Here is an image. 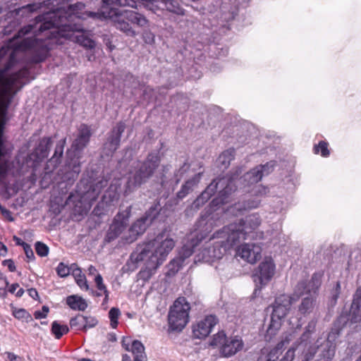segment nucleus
<instances>
[{
    "instance_id": "f257e3e1",
    "label": "nucleus",
    "mask_w": 361,
    "mask_h": 361,
    "mask_svg": "<svg viewBox=\"0 0 361 361\" xmlns=\"http://www.w3.org/2000/svg\"><path fill=\"white\" fill-rule=\"evenodd\" d=\"M261 224V219L258 214H252L240 219L238 223H233L222 229L215 232L210 239H220L211 247L202 251V259L209 261L213 259H221L224 255L221 251L226 252L232 246L240 243L243 240L254 239L257 236L255 231Z\"/></svg>"
},
{
    "instance_id": "f03ea898",
    "label": "nucleus",
    "mask_w": 361,
    "mask_h": 361,
    "mask_svg": "<svg viewBox=\"0 0 361 361\" xmlns=\"http://www.w3.org/2000/svg\"><path fill=\"white\" fill-rule=\"evenodd\" d=\"M174 246L175 241L173 238L166 236L164 233H159L153 240L137 245L131 253L128 264H136L147 260L146 267L138 273L139 279L147 281L166 259Z\"/></svg>"
},
{
    "instance_id": "7ed1b4c3",
    "label": "nucleus",
    "mask_w": 361,
    "mask_h": 361,
    "mask_svg": "<svg viewBox=\"0 0 361 361\" xmlns=\"http://www.w3.org/2000/svg\"><path fill=\"white\" fill-rule=\"evenodd\" d=\"M25 69L20 70L9 75L0 73V158L4 153V131L8 118V108L14 94L23 86V80L27 76ZM8 166L6 163L0 164V183L6 178Z\"/></svg>"
},
{
    "instance_id": "20e7f679",
    "label": "nucleus",
    "mask_w": 361,
    "mask_h": 361,
    "mask_svg": "<svg viewBox=\"0 0 361 361\" xmlns=\"http://www.w3.org/2000/svg\"><path fill=\"white\" fill-rule=\"evenodd\" d=\"M103 5L102 10L97 12H89L87 16L93 19H110L114 22L115 27L128 36H135L136 32L133 29L130 21L127 20L126 12L119 11L116 6H129L137 8L144 4L143 0H102Z\"/></svg>"
},
{
    "instance_id": "39448f33",
    "label": "nucleus",
    "mask_w": 361,
    "mask_h": 361,
    "mask_svg": "<svg viewBox=\"0 0 361 361\" xmlns=\"http://www.w3.org/2000/svg\"><path fill=\"white\" fill-rule=\"evenodd\" d=\"M215 215L213 214L209 219L208 216L204 215L201 216L196 223L197 228L187 237L188 242L182 248L180 257L171 260L169 264V271L173 274L178 271L184 259L192 255L194 252V248L207 237V234L211 232L212 227L217 226V224L214 221L215 220L219 221V219H216Z\"/></svg>"
},
{
    "instance_id": "423d86ee",
    "label": "nucleus",
    "mask_w": 361,
    "mask_h": 361,
    "mask_svg": "<svg viewBox=\"0 0 361 361\" xmlns=\"http://www.w3.org/2000/svg\"><path fill=\"white\" fill-rule=\"evenodd\" d=\"M161 161L159 152L149 153L143 161H137L129 172L125 195H128L145 183L154 174Z\"/></svg>"
},
{
    "instance_id": "0eeeda50",
    "label": "nucleus",
    "mask_w": 361,
    "mask_h": 361,
    "mask_svg": "<svg viewBox=\"0 0 361 361\" xmlns=\"http://www.w3.org/2000/svg\"><path fill=\"white\" fill-rule=\"evenodd\" d=\"M235 178L233 176L226 175L214 180L193 202L192 207L198 209L210 199L218 189H219L218 196L212 200V204L218 206L227 203L228 196L236 190Z\"/></svg>"
},
{
    "instance_id": "6e6552de",
    "label": "nucleus",
    "mask_w": 361,
    "mask_h": 361,
    "mask_svg": "<svg viewBox=\"0 0 361 361\" xmlns=\"http://www.w3.org/2000/svg\"><path fill=\"white\" fill-rule=\"evenodd\" d=\"M322 274L314 273L310 281H301L298 283L292 295L293 303L303 297L298 311L302 314L311 313L316 305L319 288L322 284Z\"/></svg>"
},
{
    "instance_id": "1a4fd4ad",
    "label": "nucleus",
    "mask_w": 361,
    "mask_h": 361,
    "mask_svg": "<svg viewBox=\"0 0 361 361\" xmlns=\"http://www.w3.org/2000/svg\"><path fill=\"white\" fill-rule=\"evenodd\" d=\"M190 305L183 297L177 298L168 314L169 328L172 331H181L189 322Z\"/></svg>"
},
{
    "instance_id": "9d476101",
    "label": "nucleus",
    "mask_w": 361,
    "mask_h": 361,
    "mask_svg": "<svg viewBox=\"0 0 361 361\" xmlns=\"http://www.w3.org/2000/svg\"><path fill=\"white\" fill-rule=\"evenodd\" d=\"M293 303L292 295L283 294L275 299L272 305L271 322L267 331V334L270 338L274 336L280 329L281 321L286 316Z\"/></svg>"
},
{
    "instance_id": "9b49d317",
    "label": "nucleus",
    "mask_w": 361,
    "mask_h": 361,
    "mask_svg": "<svg viewBox=\"0 0 361 361\" xmlns=\"http://www.w3.org/2000/svg\"><path fill=\"white\" fill-rule=\"evenodd\" d=\"M107 185L108 180L104 178L94 181L90 178H82L78 185V191L85 202L92 204L97 200L102 190Z\"/></svg>"
},
{
    "instance_id": "f8f14e48",
    "label": "nucleus",
    "mask_w": 361,
    "mask_h": 361,
    "mask_svg": "<svg viewBox=\"0 0 361 361\" xmlns=\"http://www.w3.org/2000/svg\"><path fill=\"white\" fill-rule=\"evenodd\" d=\"M130 207L119 212L113 219L104 238V242L109 243L116 240L126 228L130 217Z\"/></svg>"
},
{
    "instance_id": "ddd939ff",
    "label": "nucleus",
    "mask_w": 361,
    "mask_h": 361,
    "mask_svg": "<svg viewBox=\"0 0 361 361\" xmlns=\"http://www.w3.org/2000/svg\"><path fill=\"white\" fill-rule=\"evenodd\" d=\"M275 273V264L271 259H265L262 262L256 274L253 276L254 281L257 283L255 291L260 289L266 285L273 277Z\"/></svg>"
},
{
    "instance_id": "4468645a",
    "label": "nucleus",
    "mask_w": 361,
    "mask_h": 361,
    "mask_svg": "<svg viewBox=\"0 0 361 361\" xmlns=\"http://www.w3.org/2000/svg\"><path fill=\"white\" fill-rule=\"evenodd\" d=\"M268 192V188L262 185L255 186L252 192L256 197L235 204L232 207V212L236 211L240 214L244 211L258 207L260 204V200L258 197L265 195Z\"/></svg>"
},
{
    "instance_id": "2eb2a0df",
    "label": "nucleus",
    "mask_w": 361,
    "mask_h": 361,
    "mask_svg": "<svg viewBox=\"0 0 361 361\" xmlns=\"http://www.w3.org/2000/svg\"><path fill=\"white\" fill-rule=\"evenodd\" d=\"M80 161L78 158L72 159L59 171V175L66 186L72 185L80 172Z\"/></svg>"
},
{
    "instance_id": "dca6fc26",
    "label": "nucleus",
    "mask_w": 361,
    "mask_h": 361,
    "mask_svg": "<svg viewBox=\"0 0 361 361\" xmlns=\"http://www.w3.org/2000/svg\"><path fill=\"white\" fill-rule=\"evenodd\" d=\"M126 129V124L120 121L111 129L109 133L106 142L104 144V149L107 150V155H112L119 147L121 137Z\"/></svg>"
},
{
    "instance_id": "f3484780",
    "label": "nucleus",
    "mask_w": 361,
    "mask_h": 361,
    "mask_svg": "<svg viewBox=\"0 0 361 361\" xmlns=\"http://www.w3.org/2000/svg\"><path fill=\"white\" fill-rule=\"evenodd\" d=\"M274 166L275 162L273 161L267 162L264 165H259L244 175V180L247 182L248 185L257 183L260 181L264 176L271 173L274 170Z\"/></svg>"
},
{
    "instance_id": "a211bd4d",
    "label": "nucleus",
    "mask_w": 361,
    "mask_h": 361,
    "mask_svg": "<svg viewBox=\"0 0 361 361\" xmlns=\"http://www.w3.org/2000/svg\"><path fill=\"white\" fill-rule=\"evenodd\" d=\"M262 247L256 243H245L237 250L236 254L250 264H255L261 257Z\"/></svg>"
},
{
    "instance_id": "6ab92c4d",
    "label": "nucleus",
    "mask_w": 361,
    "mask_h": 361,
    "mask_svg": "<svg viewBox=\"0 0 361 361\" xmlns=\"http://www.w3.org/2000/svg\"><path fill=\"white\" fill-rule=\"evenodd\" d=\"M218 319L214 315L205 317L192 326V334L195 338L202 339L206 338L217 324Z\"/></svg>"
},
{
    "instance_id": "aec40b11",
    "label": "nucleus",
    "mask_w": 361,
    "mask_h": 361,
    "mask_svg": "<svg viewBox=\"0 0 361 361\" xmlns=\"http://www.w3.org/2000/svg\"><path fill=\"white\" fill-rule=\"evenodd\" d=\"M92 134L90 127L87 124L82 123L78 127L76 137L71 145L75 152H82L89 144Z\"/></svg>"
},
{
    "instance_id": "412c9836",
    "label": "nucleus",
    "mask_w": 361,
    "mask_h": 361,
    "mask_svg": "<svg viewBox=\"0 0 361 361\" xmlns=\"http://www.w3.org/2000/svg\"><path fill=\"white\" fill-rule=\"evenodd\" d=\"M151 224L144 217L137 219L130 227L128 234L123 237L126 243H132L135 241L137 237L142 235Z\"/></svg>"
},
{
    "instance_id": "4be33fe9",
    "label": "nucleus",
    "mask_w": 361,
    "mask_h": 361,
    "mask_svg": "<svg viewBox=\"0 0 361 361\" xmlns=\"http://www.w3.org/2000/svg\"><path fill=\"white\" fill-rule=\"evenodd\" d=\"M148 5L151 10H167L178 15H184L183 9L176 0H151Z\"/></svg>"
},
{
    "instance_id": "5701e85b",
    "label": "nucleus",
    "mask_w": 361,
    "mask_h": 361,
    "mask_svg": "<svg viewBox=\"0 0 361 361\" xmlns=\"http://www.w3.org/2000/svg\"><path fill=\"white\" fill-rule=\"evenodd\" d=\"M244 346L243 340L237 336L230 337L220 349L221 354L226 357H229L238 351L241 350Z\"/></svg>"
},
{
    "instance_id": "b1692460",
    "label": "nucleus",
    "mask_w": 361,
    "mask_h": 361,
    "mask_svg": "<svg viewBox=\"0 0 361 361\" xmlns=\"http://www.w3.org/2000/svg\"><path fill=\"white\" fill-rule=\"evenodd\" d=\"M51 144V137H43L35 147L34 152L30 154V159H33L35 161H40L47 158Z\"/></svg>"
},
{
    "instance_id": "393cba45",
    "label": "nucleus",
    "mask_w": 361,
    "mask_h": 361,
    "mask_svg": "<svg viewBox=\"0 0 361 361\" xmlns=\"http://www.w3.org/2000/svg\"><path fill=\"white\" fill-rule=\"evenodd\" d=\"M293 338V333L285 334L277 345L265 357V360L264 361H275V360H278L279 355L281 353V349L286 345L289 344Z\"/></svg>"
},
{
    "instance_id": "a878e982",
    "label": "nucleus",
    "mask_w": 361,
    "mask_h": 361,
    "mask_svg": "<svg viewBox=\"0 0 361 361\" xmlns=\"http://www.w3.org/2000/svg\"><path fill=\"white\" fill-rule=\"evenodd\" d=\"M94 282L97 288V291H94L92 289H90L89 290L90 291L91 294L95 297H100L104 295L103 305L107 303L109 301V292L103 282V278L101 274H97L96 275L94 278Z\"/></svg>"
},
{
    "instance_id": "bb28decb",
    "label": "nucleus",
    "mask_w": 361,
    "mask_h": 361,
    "mask_svg": "<svg viewBox=\"0 0 361 361\" xmlns=\"http://www.w3.org/2000/svg\"><path fill=\"white\" fill-rule=\"evenodd\" d=\"M131 353L133 355V361H147V357L145 352L144 345L137 340L132 342Z\"/></svg>"
},
{
    "instance_id": "cd10ccee",
    "label": "nucleus",
    "mask_w": 361,
    "mask_h": 361,
    "mask_svg": "<svg viewBox=\"0 0 361 361\" xmlns=\"http://www.w3.org/2000/svg\"><path fill=\"white\" fill-rule=\"evenodd\" d=\"M66 145V138L59 140L55 147L54 154L48 161L47 166H51L53 169L56 168L60 163L61 158L63 153V148Z\"/></svg>"
},
{
    "instance_id": "c85d7f7f",
    "label": "nucleus",
    "mask_w": 361,
    "mask_h": 361,
    "mask_svg": "<svg viewBox=\"0 0 361 361\" xmlns=\"http://www.w3.org/2000/svg\"><path fill=\"white\" fill-rule=\"evenodd\" d=\"M342 315H345L348 318L345 324L348 322L352 324L361 322V304L352 303L349 314L342 313L340 316Z\"/></svg>"
},
{
    "instance_id": "c756f323",
    "label": "nucleus",
    "mask_w": 361,
    "mask_h": 361,
    "mask_svg": "<svg viewBox=\"0 0 361 361\" xmlns=\"http://www.w3.org/2000/svg\"><path fill=\"white\" fill-rule=\"evenodd\" d=\"M127 20L130 21V25H137L139 27L145 26L148 20L141 13L135 12L134 11L125 10Z\"/></svg>"
},
{
    "instance_id": "7c9ffc66",
    "label": "nucleus",
    "mask_w": 361,
    "mask_h": 361,
    "mask_svg": "<svg viewBox=\"0 0 361 361\" xmlns=\"http://www.w3.org/2000/svg\"><path fill=\"white\" fill-rule=\"evenodd\" d=\"M66 303L74 310L84 311L87 307L86 301L82 298L75 295L67 297Z\"/></svg>"
},
{
    "instance_id": "2f4dec72",
    "label": "nucleus",
    "mask_w": 361,
    "mask_h": 361,
    "mask_svg": "<svg viewBox=\"0 0 361 361\" xmlns=\"http://www.w3.org/2000/svg\"><path fill=\"white\" fill-rule=\"evenodd\" d=\"M72 275L73 276L76 283L82 290H90L85 274H82L81 269L77 265L73 270Z\"/></svg>"
},
{
    "instance_id": "473e14b6",
    "label": "nucleus",
    "mask_w": 361,
    "mask_h": 361,
    "mask_svg": "<svg viewBox=\"0 0 361 361\" xmlns=\"http://www.w3.org/2000/svg\"><path fill=\"white\" fill-rule=\"evenodd\" d=\"M234 159V150L228 149L223 152L219 157L217 161L223 167L227 168Z\"/></svg>"
},
{
    "instance_id": "72a5a7b5",
    "label": "nucleus",
    "mask_w": 361,
    "mask_h": 361,
    "mask_svg": "<svg viewBox=\"0 0 361 361\" xmlns=\"http://www.w3.org/2000/svg\"><path fill=\"white\" fill-rule=\"evenodd\" d=\"M161 210V207L159 202L154 203L145 213L144 217L147 221L152 224V221L157 216Z\"/></svg>"
},
{
    "instance_id": "f704fd0d",
    "label": "nucleus",
    "mask_w": 361,
    "mask_h": 361,
    "mask_svg": "<svg viewBox=\"0 0 361 361\" xmlns=\"http://www.w3.org/2000/svg\"><path fill=\"white\" fill-rule=\"evenodd\" d=\"M69 329L67 325H62L57 321L53 322L51 324V333L54 335L56 339H59L63 335L67 334Z\"/></svg>"
},
{
    "instance_id": "c9c22d12",
    "label": "nucleus",
    "mask_w": 361,
    "mask_h": 361,
    "mask_svg": "<svg viewBox=\"0 0 361 361\" xmlns=\"http://www.w3.org/2000/svg\"><path fill=\"white\" fill-rule=\"evenodd\" d=\"M76 264H72L70 267L65 264L63 262H60L56 269V273L57 274L61 277V278H64V277H66L68 276L70 273L73 272V270L75 269Z\"/></svg>"
},
{
    "instance_id": "e433bc0d",
    "label": "nucleus",
    "mask_w": 361,
    "mask_h": 361,
    "mask_svg": "<svg viewBox=\"0 0 361 361\" xmlns=\"http://www.w3.org/2000/svg\"><path fill=\"white\" fill-rule=\"evenodd\" d=\"M85 316L78 314L75 317L70 320V326L76 330H84L85 328Z\"/></svg>"
},
{
    "instance_id": "4c0bfd02",
    "label": "nucleus",
    "mask_w": 361,
    "mask_h": 361,
    "mask_svg": "<svg viewBox=\"0 0 361 361\" xmlns=\"http://www.w3.org/2000/svg\"><path fill=\"white\" fill-rule=\"evenodd\" d=\"M228 338L226 336V334L224 331H219L216 334L214 335L212 341L210 342V345L212 346H221L224 345V342H226Z\"/></svg>"
},
{
    "instance_id": "58836bf2",
    "label": "nucleus",
    "mask_w": 361,
    "mask_h": 361,
    "mask_svg": "<svg viewBox=\"0 0 361 361\" xmlns=\"http://www.w3.org/2000/svg\"><path fill=\"white\" fill-rule=\"evenodd\" d=\"M121 315V311L117 307H112L109 312V317L110 319V324L113 329L117 327L118 319Z\"/></svg>"
},
{
    "instance_id": "ea45409f",
    "label": "nucleus",
    "mask_w": 361,
    "mask_h": 361,
    "mask_svg": "<svg viewBox=\"0 0 361 361\" xmlns=\"http://www.w3.org/2000/svg\"><path fill=\"white\" fill-rule=\"evenodd\" d=\"M321 152L322 157H326L329 155V151L328 149V143L324 141H320L317 145L314 147V152L319 154Z\"/></svg>"
},
{
    "instance_id": "a19ab883",
    "label": "nucleus",
    "mask_w": 361,
    "mask_h": 361,
    "mask_svg": "<svg viewBox=\"0 0 361 361\" xmlns=\"http://www.w3.org/2000/svg\"><path fill=\"white\" fill-rule=\"evenodd\" d=\"M35 250L40 257H46L49 253L48 246L42 242H37L35 243Z\"/></svg>"
},
{
    "instance_id": "79ce46f5",
    "label": "nucleus",
    "mask_w": 361,
    "mask_h": 361,
    "mask_svg": "<svg viewBox=\"0 0 361 361\" xmlns=\"http://www.w3.org/2000/svg\"><path fill=\"white\" fill-rule=\"evenodd\" d=\"M201 176L202 173L195 174L192 178L188 180L185 184H183V185L192 191L194 186H195L200 182Z\"/></svg>"
},
{
    "instance_id": "37998d69",
    "label": "nucleus",
    "mask_w": 361,
    "mask_h": 361,
    "mask_svg": "<svg viewBox=\"0 0 361 361\" xmlns=\"http://www.w3.org/2000/svg\"><path fill=\"white\" fill-rule=\"evenodd\" d=\"M295 350H298V353H301L302 355V360H305L304 358V355L302 354V348H300V350H298L297 349V345H295V347H293L292 348L289 349L286 355L284 356H283L282 359L283 361H292L293 360V357H294V352Z\"/></svg>"
},
{
    "instance_id": "c03bdc74",
    "label": "nucleus",
    "mask_w": 361,
    "mask_h": 361,
    "mask_svg": "<svg viewBox=\"0 0 361 361\" xmlns=\"http://www.w3.org/2000/svg\"><path fill=\"white\" fill-rule=\"evenodd\" d=\"M85 328L84 331H86L87 329L92 328L95 326L98 321L95 317H85Z\"/></svg>"
},
{
    "instance_id": "a18cd8bd",
    "label": "nucleus",
    "mask_w": 361,
    "mask_h": 361,
    "mask_svg": "<svg viewBox=\"0 0 361 361\" xmlns=\"http://www.w3.org/2000/svg\"><path fill=\"white\" fill-rule=\"evenodd\" d=\"M49 307L47 306H42L41 310H37L34 313V317L36 319H40L47 317L49 312Z\"/></svg>"
},
{
    "instance_id": "49530a36",
    "label": "nucleus",
    "mask_w": 361,
    "mask_h": 361,
    "mask_svg": "<svg viewBox=\"0 0 361 361\" xmlns=\"http://www.w3.org/2000/svg\"><path fill=\"white\" fill-rule=\"evenodd\" d=\"M13 315L16 319H25L30 317L29 313L25 309H16L13 311Z\"/></svg>"
},
{
    "instance_id": "de8ad7c7",
    "label": "nucleus",
    "mask_w": 361,
    "mask_h": 361,
    "mask_svg": "<svg viewBox=\"0 0 361 361\" xmlns=\"http://www.w3.org/2000/svg\"><path fill=\"white\" fill-rule=\"evenodd\" d=\"M8 282L5 277L0 276V297L6 295V288Z\"/></svg>"
},
{
    "instance_id": "09e8293b",
    "label": "nucleus",
    "mask_w": 361,
    "mask_h": 361,
    "mask_svg": "<svg viewBox=\"0 0 361 361\" xmlns=\"http://www.w3.org/2000/svg\"><path fill=\"white\" fill-rule=\"evenodd\" d=\"M143 39L145 43L147 44H152L154 41V35L149 31L144 32L143 35Z\"/></svg>"
},
{
    "instance_id": "8fccbe9b",
    "label": "nucleus",
    "mask_w": 361,
    "mask_h": 361,
    "mask_svg": "<svg viewBox=\"0 0 361 361\" xmlns=\"http://www.w3.org/2000/svg\"><path fill=\"white\" fill-rule=\"evenodd\" d=\"M0 212L1 214L5 218H6L9 221H13L14 220V219L12 216L11 212L1 204H0Z\"/></svg>"
},
{
    "instance_id": "3c124183",
    "label": "nucleus",
    "mask_w": 361,
    "mask_h": 361,
    "mask_svg": "<svg viewBox=\"0 0 361 361\" xmlns=\"http://www.w3.org/2000/svg\"><path fill=\"white\" fill-rule=\"evenodd\" d=\"M23 247L27 259L30 260L33 259L35 258V255L30 245L26 243Z\"/></svg>"
},
{
    "instance_id": "603ef678",
    "label": "nucleus",
    "mask_w": 361,
    "mask_h": 361,
    "mask_svg": "<svg viewBox=\"0 0 361 361\" xmlns=\"http://www.w3.org/2000/svg\"><path fill=\"white\" fill-rule=\"evenodd\" d=\"M352 303L361 304V286L357 288Z\"/></svg>"
},
{
    "instance_id": "864d4df0",
    "label": "nucleus",
    "mask_w": 361,
    "mask_h": 361,
    "mask_svg": "<svg viewBox=\"0 0 361 361\" xmlns=\"http://www.w3.org/2000/svg\"><path fill=\"white\" fill-rule=\"evenodd\" d=\"M191 190L188 188L185 187V185H182L180 190L177 192V197L179 199H183L185 197Z\"/></svg>"
},
{
    "instance_id": "5fc2aeb1",
    "label": "nucleus",
    "mask_w": 361,
    "mask_h": 361,
    "mask_svg": "<svg viewBox=\"0 0 361 361\" xmlns=\"http://www.w3.org/2000/svg\"><path fill=\"white\" fill-rule=\"evenodd\" d=\"M191 190L188 188L185 187V185H182L180 190L177 192V197L179 199H183L185 197Z\"/></svg>"
},
{
    "instance_id": "6e6d98bb",
    "label": "nucleus",
    "mask_w": 361,
    "mask_h": 361,
    "mask_svg": "<svg viewBox=\"0 0 361 361\" xmlns=\"http://www.w3.org/2000/svg\"><path fill=\"white\" fill-rule=\"evenodd\" d=\"M2 264L4 266H6L8 270L11 272H13L16 270V266L12 259H5L2 262Z\"/></svg>"
},
{
    "instance_id": "4d7b16f0",
    "label": "nucleus",
    "mask_w": 361,
    "mask_h": 361,
    "mask_svg": "<svg viewBox=\"0 0 361 361\" xmlns=\"http://www.w3.org/2000/svg\"><path fill=\"white\" fill-rule=\"evenodd\" d=\"M39 8V6L35 4H28L26 6H24L21 8L22 11H23L24 12H34V11H36L38 8Z\"/></svg>"
},
{
    "instance_id": "13d9d810",
    "label": "nucleus",
    "mask_w": 361,
    "mask_h": 361,
    "mask_svg": "<svg viewBox=\"0 0 361 361\" xmlns=\"http://www.w3.org/2000/svg\"><path fill=\"white\" fill-rule=\"evenodd\" d=\"M131 345L130 343V338H123L122 340V346L125 348L126 350L130 351L131 352Z\"/></svg>"
},
{
    "instance_id": "bf43d9fd",
    "label": "nucleus",
    "mask_w": 361,
    "mask_h": 361,
    "mask_svg": "<svg viewBox=\"0 0 361 361\" xmlns=\"http://www.w3.org/2000/svg\"><path fill=\"white\" fill-rule=\"evenodd\" d=\"M341 290V284L339 282L336 283L334 293L332 294V301L335 303L338 298Z\"/></svg>"
},
{
    "instance_id": "052dcab7",
    "label": "nucleus",
    "mask_w": 361,
    "mask_h": 361,
    "mask_svg": "<svg viewBox=\"0 0 361 361\" xmlns=\"http://www.w3.org/2000/svg\"><path fill=\"white\" fill-rule=\"evenodd\" d=\"M6 354H7V357L10 361H24L23 360V358L16 355L15 354H13L12 353H6Z\"/></svg>"
},
{
    "instance_id": "680f3d73",
    "label": "nucleus",
    "mask_w": 361,
    "mask_h": 361,
    "mask_svg": "<svg viewBox=\"0 0 361 361\" xmlns=\"http://www.w3.org/2000/svg\"><path fill=\"white\" fill-rule=\"evenodd\" d=\"M28 293L29 295L33 299H36L38 297V293L35 288L28 289Z\"/></svg>"
},
{
    "instance_id": "e2e57ef3",
    "label": "nucleus",
    "mask_w": 361,
    "mask_h": 361,
    "mask_svg": "<svg viewBox=\"0 0 361 361\" xmlns=\"http://www.w3.org/2000/svg\"><path fill=\"white\" fill-rule=\"evenodd\" d=\"M13 240L16 242V245H21L22 247H23L25 244H26V243H25L20 238L16 235L13 236Z\"/></svg>"
},
{
    "instance_id": "0e129e2a",
    "label": "nucleus",
    "mask_w": 361,
    "mask_h": 361,
    "mask_svg": "<svg viewBox=\"0 0 361 361\" xmlns=\"http://www.w3.org/2000/svg\"><path fill=\"white\" fill-rule=\"evenodd\" d=\"M0 246H1V250H0V255L5 256L7 253L6 246L0 242Z\"/></svg>"
},
{
    "instance_id": "69168bd1",
    "label": "nucleus",
    "mask_w": 361,
    "mask_h": 361,
    "mask_svg": "<svg viewBox=\"0 0 361 361\" xmlns=\"http://www.w3.org/2000/svg\"><path fill=\"white\" fill-rule=\"evenodd\" d=\"M19 288V284L18 283H13L11 287L9 288L8 289V291L11 293H15L16 289Z\"/></svg>"
},
{
    "instance_id": "338daca9",
    "label": "nucleus",
    "mask_w": 361,
    "mask_h": 361,
    "mask_svg": "<svg viewBox=\"0 0 361 361\" xmlns=\"http://www.w3.org/2000/svg\"><path fill=\"white\" fill-rule=\"evenodd\" d=\"M97 269L92 266L90 265L88 268V274L89 275H94L97 273Z\"/></svg>"
},
{
    "instance_id": "774afa93",
    "label": "nucleus",
    "mask_w": 361,
    "mask_h": 361,
    "mask_svg": "<svg viewBox=\"0 0 361 361\" xmlns=\"http://www.w3.org/2000/svg\"><path fill=\"white\" fill-rule=\"evenodd\" d=\"M122 361H132L131 357L128 354L123 355Z\"/></svg>"
}]
</instances>
